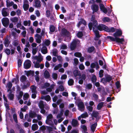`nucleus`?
I'll return each mask as SVG.
<instances>
[{
    "label": "nucleus",
    "mask_w": 133,
    "mask_h": 133,
    "mask_svg": "<svg viewBox=\"0 0 133 133\" xmlns=\"http://www.w3.org/2000/svg\"><path fill=\"white\" fill-rule=\"evenodd\" d=\"M57 50L56 49H54L52 50L53 55L55 56H57Z\"/></svg>",
    "instance_id": "09e8293b"
},
{
    "label": "nucleus",
    "mask_w": 133,
    "mask_h": 133,
    "mask_svg": "<svg viewBox=\"0 0 133 133\" xmlns=\"http://www.w3.org/2000/svg\"><path fill=\"white\" fill-rule=\"evenodd\" d=\"M73 73L74 77H75L77 76H81L80 71L78 70H75L73 71Z\"/></svg>",
    "instance_id": "a211bd4d"
},
{
    "label": "nucleus",
    "mask_w": 133,
    "mask_h": 133,
    "mask_svg": "<svg viewBox=\"0 0 133 133\" xmlns=\"http://www.w3.org/2000/svg\"><path fill=\"white\" fill-rule=\"evenodd\" d=\"M62 66V65L61 64H59L56 66H55L54 68V70H57L59 68H61Z\"/></svg>",
    "instance_id": "de8ad7c7"
},
{
    "label": "nucleus",
    "mask_w": 133,
    "mask_h": 133,
    "mask_svg": "<svg viewBox=\"0 0 133 133\" xmlns=\"http://www.w3.org/2000/svg\"><path fill=\"white\" fill-rule=\"evenodd\" d=\"M115 31H116V32L113 34V36L114 37H118L122 35V32L121 30L116 29Z\"/></svg>",
    "instance_id": "6e6552de"
},
{
    "label": "nucleus",
    "mask_w": 133,
    "mask_h": 133,
    "mask_svg": "<svg viewBox=\"0 0 133 133\" xmlns=\"http://www.w3.org/2000/svg\"><path fill=\"white\" fill-rule=\"evenodd\" d=\"M26 33L25 30H24L21 32V34L24 37H26Z\"/></svg>",
    "instance_id": "338daca9"
},
{
    "label": "nucleus",
    "mask_w": 133,
    "mask_h": 133,
    "mask_svg": "<svg viewBox=\"0 0 133 133\" xmlns=\"http://www.w3.org/2000/svg\"><path fill=\"white\" fill-rule=\"evenodd\" d=\"M44 102L42 100L40 101L38 103V106L40 108H44Z\"/></svg>",
    "instance_id": "cd10ccee"
},
{
    "label": "nucleus",
    "mask_w": 133,
    "mask_h": 133,
    "mask_svg": "<svg viewBox=\"0 0 133 133\" xmlns=\"http://www.w3.org/2000/svg\"><path fill=\"white\" fill-rule=\"evenodd\" d=\"M50 32H53L55 30V27L53 25H51L50 26Z\"/></svg>",
    "instance_id": "58836bf2"
},
{
    "label": "nucleus",
    "mask_w": 133,
    "mask_h": 133,
    "mask_svg": "<svg viewBox=\"0 0 133 133\" xmlns=\"http://www.w3.org/2000/svg\"><path fill=\"white\" fill-rule=\"evenodd\" d=\"M98 5L96 4H92L91 6V8L93 10V14L95 12H97L98 10Z\"/></svg>",
    "instance_id": "4468645a"
},
{
    "label": "nucleus",
    "mask_w": 133,
    "mask_h": 133,
    "mask_svg": "<svg viewBox=\"0 0 133 133\" xmlns=\"http://www.w3.org/2000/svg\"><path fill=\"white\" fill-rule=\"evenodd\" d=\"M41 2L39 1L36 0L35 2L34 6L36 8H39L41 6Z\"/></svg>",
    "instance_id": "aec40b11"
},
{
    "label": "nucleus",
    "mask_w": 133,
    "mask_h": 133,
    "mask_svg": "<svg viewBox=\"0 0 133 133\" xmlns=\"http://www.w3.org/2000/svg\"><path fill=\"white\" fill-rule=\"evenodd\" d=\"M51 99L49 95L45 96V99L47 101H50Z\"/></svg>",
    "instance_id": "6e6d98bb"
},
{
    "label": "nucleus",
    "mask_w": 133,
    "mask_h": 133,
    "mask_svg": "<svg viewBox=\"0 0 133 133\" xmlns=\"http://www.w3.org/2000/svg\"><path fill=\"white\" fill-rule=\"evenodd\" d=\"M38 128V126L37 124H34L31 126V129L34 131L37 130Z\"/></svg>",
    "instance_id": "bb28decb"
},
{
    "label": "nucleus",
    "mask_w": 133,
    "mask_h": 133,
    "mask_svg": "<svg viewBox=\"0 0 133 133\" xmlns=\"http://www.w3.org/2000/svg\"><path fill=\"white\" fill-rule=\"evenodd\" d=\"M53 118V116L52 114H49L47 116V119L46 120V123L52 126V127L55 130L56 129V127L54 126V123L52 121Z\"/></svg>",
    "instance_id": "f03ea898"
},
{
    "label": "nucleus",
    "mask_w": 133,
    "mask_h": 133,
    "mask_svg": "<svg viewBox=\"0 0 133 133\" xmlns=\"http://www.w3.org/2000/svg\"><path fill=\"white\" fill-rule=\"evenodd\" d=\"M58 77V75L57 74L55 73H53L52 74V77L54 79H56Z\"/></svg>",
    "instance_id": "0e129e2a"
},
{
    "label": "nucleus",
    "mask_w": 133,
    "mask_h": 133,
    "mask_svg": "<svg viewBox=\"0 0 133 133\" xmlns=\"http://www.w3.org/2000/svg\"><path fill=\"white\" fill-rule=\"evenodd\" d=\"M38 50V49L37 48H32V53L33 55H35Z\"/></svg>",
    "instance_id": "603ef678"
},
{
    "label": "nucleus",
    "mask_w": 133,
    "mask_h": 133,
    "mask_svg": "<svg viewBox=\"0 0 133 133\" xmlns=\"http://www.w3.org/2000/svg\"><path fill=\"white\" fill-rule=\"evenodd\" d=\"M5 52L8 55H9L11 53L10 50L8 48H6L5 50Z\"/></svg>",
    "instance_id": "13d9d810"
},
{
    "label": "nucleus",
    "mask_w": 133,
    "mask_h": 133,
    "mask_svg": "<svg viewBox=\"0 0 133 133\" xmlns=\"http://www.w3.org/2000/svg\"><path fill=\"white\" fill-rule=\"evenodd\" d=\"M112 79L111 76L107 75L105 76V78H104L101 79V82L103 83L107 82H109Z\"/></svg>",
    "instance_id": "39448f33"
},
{
    "label": "nucleus",
    "mask_w": 133,
    "mask_h": 133,
    "mask_svg": "<svg viewBox=\"0 0 133 133\" xmlns=\"http://www.w3.org/2000/svg\"><path fill=\"white\" fill-rule=\"evenodd\" d=\"M12 84L11 83V82H9L7 84V86L9 88V89L7 91L9 92V91H11V89L12 86Z\"/></svg>",
    "instance_id": "7c9ffc66"
},
{
    "label": "nucleus",
    "mask_w": 133,
    "mask_h": 133,
    "mask_svg": "<svg viewBox=\"0 0 133 133\" xmlns=\"http://www.w3.org/2000/svg\"><path fill=\"white\" fill-rule=\"evenodd\" d=\"M42 36L41 35H40L37 34L35 35V37H36L35 40L37 43H41Z\"/></svg>",
    "instance_id": "f8f14e48"
},
{
    "label": "nucleus",
    "mask_w": 133,
    "mask_h": 133,
    "mask_svg": "<svg viewBox=\"0 0 133 133\" xmlns=\"http://www.w3.org/2000/svg\"><path fill=\"white\" fill-rule=\"evenodd\" d=\"M83 23L85 25L86 24V22L84 20H82V21L79 22L77 25L78 27H79L80 25Z\"/></svg>",
    "instance_id": "8fccbe9b"
},
{
    "label": "nucleus",
    "mask_w": 133,
    "mask_h": 133,
    "mask_svg": "<svg viewBox=\"0 0 133 133\" xmlns=\"http://www.w3.org/2000/svg\"><path fill=\"white\" fill-rule=\"evenodd\" d=\"M72 125L75 127H76L79 125L78 121L76 119H73L71 122Z\"/></svg>",
    "instance_id": "f3484780"
},
{
    "label": "nucleus",
    "mask_w": 133,
    "mask_h": 133,
    "mask_svg": "<svg viewBox=\"0 0 133 133\" xmlns=\"http://www.w3.org/2000/svg\"><path fill=\"white\" fill-rule=\"evenodd\" d=\"M2 21L3 24L4 26H8L9 22V20L8 18H3L2 20Z\"/></svg>",
    "instance_id": "423d86ee"
},
{
    "label": "nucleus",
    "mask_w": 133,
    "mask_h": 133,
    "mask_svg": "<svg viewBox=\"0 0 133 133\" xmlns=\"http://www.w3.org/2000/svg\"><path fill=\"white\" fill-rule=\"evenodd\" d=\"M44 77L46 78H48L50 77V75L49 72L47 70H45L44 73Z\"/></svg>",
    "instance_id": "c85d7f7f"
},
{
    "label": "nucleus",
    "mask_w": 133,
    "mask_h": 133,
    "mask_svg": "<svg viewBox=\"0 0 133 133\" xmlns=\"http://www.w3.org/2000/svg\"><path fill=\"white\" fill-rule=\"evenodd\" d=\"M13 118L15 122L16 123H17L18 121L17 119V116L16 114H14L13 115Z\"/></svg>",
    "instance_id": "bf43d9fd"
},
{
    "label": "nucleus",
    "mask_w": 133,
    "mask_h": 133,
    "mask_svg": "<svg viewBox=\"0 0 133 133\" xmlns=\"http://www.w3.org/2000/svg\"><path fill=\"white\" fill-rule=\"evenodd\" d=\"M91 80L92 82H95L96 81V76L95 75H94L92 78H91Z\"/></svg>",
    "instance_id": "680f3d73"
},
{
    "label": "nucleus",
    "mask_w": 133,
    "mask_h": 133,
    "mask_svg": "<svg viewBox=\"0 0 133 133\" xmlns=\"http://www.w3.org/2000/svg\"><path fill=\"white\" fill-rule=\"evenodd\" d=\"M54 87L53 85H51L50 88H48L46 89V90L47 92H51L52 91V89H53Z\"/></svg>",
    "instance_id": "a18cd8bd"
},
{
    "label": "nucleus",
    "mask_w": 133,
    "mask_h": 133,
    "mask_svg": "<svg viewBox=\"0 0 133 133\" xmlns=\"http://www.w3.org/2000/svg\"><path fill=\"white\" fill-rule=\"evenodd\" d=\"M23 94V92L22 91H21L19 92V94L17 96V98L18 100H19L22 98Z\"/></svg>",
    "instance_id": "4c0bfd02"
},
{
    "label": "nucleus",
    "mask_w": 133,
    "mask_h": 133,
    "mask_svg": "<svg viewBox=\"0 0 133 133\" xmlns=\"http://www.w3.org/2000/svg\"><path fill=\"white\" fill-rule=\"evenodd\" d=\"M78 106L80 110L81 111H84V105L83 102H79L78 103Z\"/></svg>",
    "instance_id": "ddd939ff"
},
{
    "label": "nucleus",
    "mask_w": 133,
    "mask_h": 133,
    "mask_svg": "<svg viewBox=\"0 0 133 133\" xmlns=\"http://www.w3.org/2000/svg\"><path fill=\"white\" fill-rule=\"evenodd\" d=\"M91 20L93 22V23H92L91 22L90 23L88 24L90 30H91L92 27L93 30L95 33L96 37L97 38L100 37V36L99 34V31L97 29H95V27L98 25V23L97 21L95 19V16L94 15L92 16Z\"/></svg>",
    "instance_id": "f257e3e1"
},
{
    "label": "nucleus",
    "mask_w": 133,
    "mask_h": 133,
    "mask_svg": "<svg viewBox=\"0 0 133 133\" xmlns=\"http://www.w3.org/2000/svg\"><path fill=\"white\" fill-rule=\"evenodd\" d=\"M99 113L98 112H93L92 114L93 116L97 118L98 115Z\"/></svg>",
    "instance_id": "052dcab7"
},
{
    "label": "nucleus",
    "mask_w": 133,
    "mask_h": 133,
    "mask_svg": "<svg viewBox=\"0 0 133 133\" xmlns=\"http://www.w3.org/2000/svg\"><path fill=\"white\" fill-rule=\"evenodd\" d=\"M74 64L75 66L77 65L79 61L78 59L76 58L74 59Z\"/></svg>",
    "instance_id": "49530a36"
},
{
    "label": "nucleus",
    "mask_w": 133,
    "mask_h": 133,
    "mask_svg": "<svg viewBox=\"0 0 133 133\" xmlns=\"http://www.w3.org/2000/svg\"><path fill=\"white\" fill-rule=\"evenodd\" d=\"M11 21L13 22L14 23H17L18 22V18L15 17L14 18H11L10 19Z\"/></svg>",
    "instance_id": "e433bc0d"
},
{
    "label": "nucleus",
    "mask_w": 133,
    "mask_h": 133,
    "mask_svg": "<svg viewBox=\"0 0 133 133\" xmlns=\"http://www.w3.org/2000/svg\"><path fill=\"white\" fill-rule=\"evenodd\" d=\"M9 93L8 95V98L10 100H12L14 98V95L12 93V91L11 92L9 91Z\"/></svg>",
    "instance_id": "393cba45"
},
{
    "label": "nucleus",
    "mask_w": 133,
    "mask_h": 133,
    "mask_svg": "<svg viewBox=\"0 0 133 133\" xmlns=\"http://www.w3.org/2000/svg\"><path fill=\"white\" fill-rule=\"evenodd\" d=\"M95 48L94 46H92L88 48V52L91 53L93 51Z\"/></svg>",
    "instance_id": "a19ab883"
},
{
    "label": "nucleus",
    "mask_w": 133,
    "mask_h": 133,
    "mask_svg": "<svg viewBox=\"0 0 133 133\" xmlns=\"http://www.w3.org/2000/svg\"><path fill=\"white\" fill-rule=\"evenodd\" d=\"M92 96L96 100H97L98 99V96L97 94L93 93L92 94Z\"/></svg>",
    "instance_id": "774afa93"
},
{
    "label": "nucleus",
    "mask_w": 133,
    "mask_h": 133,
    "mask_svg": "<svg viewBox=\"0 0 133 133\" xmlns=\"http://www.w3.org/2000/svg\"><path fill=\"white\" fill-rule=\"evenodd\" d=\"M81 128L83 130V131L84 132H86L87 131V127L86 126L84 125H81Z\"/></svg>",
    "instance_id": "3c124183"
},
{
    "label": "nucleus",
    "mask_w": 133,
    "mask_h": 133,
    "mask_svg": "<svg viewBox=\"0 0 133 133\" xmlns=\"http://www.w3.org/2000/svg\"><path fill=\"white\" fill-rule=\"evenodd\" d=\"M23 23L24 25L25 26H27L28 24V25L30 26V25L31 22L30 20L28 21H24Z\"/></svg>",
    "instance_id": "ea45409f"
},
{
    "label": "nucleus",
    "mask_w": 133,
    "mask_h": 133,
    "mask_svg": "<svg viewBox=\"0 0 133 133\" xmlns=\"http://www.w3.org/2000/svg\"><path fill=\"white\" fill-rule=\"evenodd\" d=\"M61 33L62 35L67 37H68L70 35V33L65 29H63L61 31Z\"/></svg>",
    "instance_id": "2eb2a0df"
},
{
    "label": "nucleus",
    "mask_w": 133,
    "mask_h": 133,
    "mask_svg": "<svg viewBox=\"0 0 133 133\" xmlns=\"http://www.w3.org/2000/svg\"><path fill=\"white\" fill-rule=\"evenodd\" d=\"M27 79L26 77L24 75H22L21 78V81L22 82H25Z\"/></svg>",
    "instance_id": "72a5a7b5"
},
{
    "label": "nucleus",
    "mask_w": 133,
    "mask_h": 133,
    "mask_svg": "<svg viewBox=\"0 0 133 133\" xmlns=\"http://www.w3.org/2000/svg\"><path fill=\"white\" fill-rule=\"evenodd\" d=\"M81 116L82 118H85L86 117H87L88 116V114L87 112H85L84 114H82Z\"/></svg>",
    "instance_id": "4d7b16f0"
},
{
    "label": "nucleus",
    "mask_w": 133,
    "mask_h": 133,
    "mask_svg": "<svg viewBox=\"0 0 133 133\" xmlns=\"http://www.w3.org/2000/svg\"><path fill=\"white\" fill-rule=\"evenodd\" d=\"M102 20L104 22H109L110 21L111 19L108 17H105L103 18Z\"/></svg>",
    "instance_id": "864d4df0"
},
{
    "label": "nucleus",
    "mask_w": 133,
    "mask_h": 133,
    "mask_svg": "<svg viewBox=\"0 0 133 133\" xmlns=\"http://www.w3.org/2000/svg\"><path fill=\"white\" fill-rule=\"evenodd\" d=\"M8 11V9L7 8H3L2 11L3 16L4 17L8 16L9 14Z\"/></svg>",
    "instance_id": "9d476101"
},
{
    "label": "nucleus",
    "mask_w": 133,
    "mask_h": 133,
    "mask_svg": "<svg viewBox=\"0 0 133 133\" xmlns=\"http://www.w3.org/2000/svg\"><path fill=\"white\" fill-rule=\"evenodd\" d=\"M50 43V41L48 39H46V40L44 42V44L47 46L49 45Z\"/></svg>",
    "instance_id": "69168bd1"
},
{
    "label": "nucleus",
    "mask_w": 133,
    "mask_h": 133,
    "mask_svg": "<svg viewBox=\"0 0 133 133\" xmlns=\"http://www.w3.org/2000/svg\"><path fill=\"white\" fill-rule=\"evenodd\" d=\"M10 42L8 38H5L4 41V44L6 47H8Z\"/></svg>",
    "instance_id": "a878e982"
},
{
    "label": "nucleus",
    "mask_w": 133,
    "mask_h": 133,
    "mask_svg": "<svg viewBox=\"0 0 133 133\" xmlns=\"http://www.w3.org/2000/svg\"><path fill=\"white\" fill-rule=\"evenodd\" d=\"M30 89L32 93H37L36 90L37 87L34 85H31L30 87Z\"/></svg>",
    "instance_id": "6ab92c4d"
},
{
    "label": "nucleus",
    "mask_w": 133,
    "mask_h": 133,
    "mask_svg": "<svg viewBox=\"0 0 133 133\" xmlns=\"http://www.w3.org/2000/svg\"><path fill=\"white\" fill-rule=\"evenodd\" d=\"M68 83L69 85H72L74 84V81L72 79H71L68 81Z\"/></svg>",
    "instance_id": "37998d69"
},
{
    "label": "nucleus",
    "mask_w": 133,
    "mask_h": 133,
    "mask_svg": "<svg viewBox=\"0 0 133 133\" xmlns=\"http://www.w3.org/2000/svg\"><path fill=\"white\" fill-rule=\"evenodd\" d=\"M106 30V31L109 32H115V31L116 29L114 27H111L110 28H108L107 27V28Z\"/></svg>",
    "instance_id": "b1692460"
},
{
    "label": "nucleus",
    "mask_w": 133,
    "mask_h": 133,
    "mask_svg": "<svg viewBox=\"0 0 133 133\" xmlns=\"http://www.w3.org/2000/svg\"><path fill=\"white\" fill-rule=\"evenodd\" d=\"M29 97V94L28 93H25L23 96V98L24 100H26L28 99Z\"/></svg>",
    "instance_id": "c9c22d12"
},
{
    "label": "nucleus",
    "mask_w": 133,
    "mask_h": 133,
    "mask_svg": "<svg viewBox=\"0 0 133 133\" xmlns=\"http://www.w3.org/2000/svg\"><path fill=\"white\" fill-rule=\"evenodd\" d=\"M97 29H98L100 31H102V30H104L106 31V30L107 28V26L106 25L101 24L99 25L98 26H97V27H95Z\"/></svg>",
    "instance_id": "0eeeda50"
},
{
    "label": "nucleus",
    "mask_w": 133,
    "mask_h": 133,
    "mask_svg": "<svg viewBox=\"0 0 133 133\" xmlns=\"http://www.w3.org/2000/svg\"><path fill=\"white\" fill-rule=\"evenodd\" d=\"M104 104V103L103 102H101L99 103L97 105V109L98 110H100L103 107Z\"/></svg>",
    "instance_id": "c756f323"
},
{
    "label": "nucleus",
    "mask_w": 133,
    "mask_h": 133,
    "mask_svg": "<svg viewBox=\"0 0 133 133\" xmlns=\"http://www.w3.org/2000/svg\"><path fill=\"white\" fill-rule=\"evenodd\" d=\"M63 113L62 112H61L57 115L56 116L57 118L59 119L60 118H62V117L63 116Z\"/></svg>",
    "instance_id": "5fc2aeb1"
},
{
    "label": "nucleus",
    "mask_w": 133,
    "mask_h": 133,
    "mask_svg": "<svg viewBox=\"0 0 133 133\" xmlns=\"http://www.w3.org/2000/svg\"><path fill=\"white\" fill-rule=\"evenodd\" d=\"M40 62L34 61L33 63L34 64V67L36 68H38L40 67V65L39 64Z\"/></svg>",
    "instance_id": "2f4dec72"
},
{
    "label": "nucleus",
    "mask_w": 133,
    "mask_h": 133,
    "mask_svg": "<svg viewBox=\"0 0 133 133\" xmlns=\"http://www.w3.org/2000/svg\"><path fill=\"white\" fill-rule=\"evenodd\" d=\"M31 62L29 60L25 61L24 64V67L26 69L29 68L31 66Z\"/></svg>",
    "instance_id": "1a4fd4ad"
},
{
    "label": "nucleus",
    "mask_w": 133,
    "mask_h": 133,
    "mask_svg": "<svg viewBox=\"0 0 133 133\" xmlns=\"http://www.w3.org/2000/svg\"><path fill=\"white\" fill-rule=\"evenodd\" d=\"M74 55L77 57H80L82 56L81 54L79 52H76L74 54Z\"/></svg>",
    "instance_id": "79ce46f5"
},
{
    "label": "nucleus",
    "mask_w": 133,
    "mask_h": 133,
    "mask_svg": "<svg viewBox=\"0 0 133 133\" xmlns=\"http://www.w3.org/2000/svg\"><path fill=\"white\" fill-rule=\"evenodd\" d=\"M101 10L104 13L106 14L107 12V9L104 6L102 3H100L99 5Z\"/></svg>",
    "instance_id": "dca6fc26"
},
{
    "label": "nucleus",
    "mask_w": 133,
    "mask_h": 133,
    "mask_svg": "<svg viewBox=\"0 0 133 133\" xmlns=\"http://www.w3.org/2000/svg\"><path fill=\"white\" fill-rule=\"evenodd\" d=\"M14 4V2H10L9 0H7L6 1V5L8 7L12 6Z\"/></svg>",
    "instance_id": "473e14b6"
},
{
    "label": "nucleus",
    "mask_w": 133,
    "mask_h": 133,
    "mask_svg": "<svg viewBox=\"0 0 133 133\" xmlns=\"http://www.w3.org/2000/svg\"><path fill=\"white\" fill-rule=\"evenodd\" d=\"M29 5H24L23 4V8L24 9V10L26 11L29 8Z\"/></svg>",
    "instance_id": "e2e57ef3"
},
{
    "label": "nucleus",
    "mask_w": 133,
    "mask_h": 133,
    "mask_svg": "<svg viewBox=\"0 0 133 133\" xmlns=\"http://www.w3.org/2000/svg\"><path fill=\"white\" fill-rule=\"evenodd\" d=\"M79 43V41L78 39H75L71 44L70 48L71 50H74L75 48L77 43Z\"/></svg>",
    "instance_id": "20e7f679"
},
{
    "label": "nucleus",
    "mask_w": 133,
    "mask_h": 133,
    "mask_svg": "<svg viewBox=\"0 0 133 133\" xmlns=\"http://www.w3.org/2000/svg\"><path fill=\"white\" fill-rule=\"evenodd\" d=\"M41 51L42 53L44 54H45L48 53L47 48L45 46L42 47L41 49Z\"/></svg>",
    "instance_id": "412c9836"
},
{
    "label": "nucleus",
    "mask_w": 133,
    "mask_h": 133,
    "mask_svg": "<svg viewBox=\"0 0 133 133\" xmlns=\"http://www.w3.org/2000/svg\"><path fill=\"white\" fill-rule=\"evenodd\" d=\"M29 115L30 117L32 118L36 117L37 116V114L35 112L31 111L29 112Z\"/></svg>",
    "instance_id": "4be33fe9"
},
{
    "label": "nucleus",
    "mask_w": 133,
    "mask_h": 133,
    "mask_svg": "<svg viewBox=\"0 0 133 133\" xmlns=\"http://www.w3.org/2000/svg\"><path fill=\"white\" fill-rule=\"evenodd\" d=\"M30 83L29 82H28L26 84L24 85L22 87V88L23 89H25L28 87Z\"/></svg>",
    "instance_id": "c03bdc74"
},
{
    "label": "nucleus",
    "mask_w": 133,
    "mask_h": 133,
    "mask_svg": "<svg viewBox=\"0 0 133 133\" xmlns=\"http://www.w3.org/2000/svg\"><path fill=\"white\" fill-rule=\"evenodd\" d=\"M114 37L110 36H108L107 38L109 39L112 41H116V42L122 44V42L124 41V39L123 38L120 39L118 37Z\"/></svg>",
    "instance_id": "7ed1b4c3"
},
{
    "label": "nucleus",
    "mask_w": 133,
    "mask_h": 133,
    "mask_svg": "<svg viewBox=\"0 0 133 133\" xmlns=\"http://www.w3.org/2000/svg\"><path fill=\"white\" fill-rule=\"evenodd\" d=\"M92 87V85L91 84L89 83L85 85V88L88 90H90Z\"/></svg>",
    "instance_id": "f704fd0d"
},
{
    "label": "nucleus",
    "mask_w": 133,
    "mask_h": 133,
    "mask_svg": "<svg viewBox=\"0 0 133 133\" xmlns=\"http://www.w3.org/2000/svg\"><path fill=\"white\" fill-rule=\"evenodd\" d=\"M97 125V124L96 122L92 124L90 128L91 131L93 132H94L96 126Z\"/></svg>",
    "instance_id": "5701e85b"
},
{
    "label": "nucleus",
    "mask_w": 133,
    "mask_h": 133,
    "mask_svg": "<svg viewBox=\"0 0 133 133\" xmlns=\"http://www.w3.org/2000/svg\"><path fill=\"white\" fill-rule=\"evenodd\" d=\"M33 58L37 60V62H40L43 59V58L41 54H40L38 56H36L33 57Z\"/></svg>",
    "instance_id": "9b49d317"
}]
</instances>
